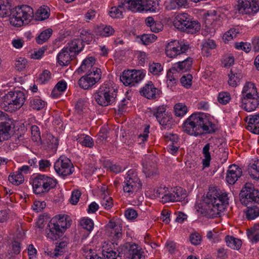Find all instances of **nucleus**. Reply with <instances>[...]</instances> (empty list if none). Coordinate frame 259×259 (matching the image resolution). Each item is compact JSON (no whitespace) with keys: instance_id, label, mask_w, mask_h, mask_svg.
Segmentation results:
<instances>
[{"instance_id":"b1692460","label":"nucleus","mask_w":259,"mask_h":259,"mask_svg":"<svg viewBox=\"0 0 259 259\" xmlns=\"http://www.w3.org/2000/svg\"><path fill=\"white\" fill-rule=\"evenodd\" d=\"M68 48H63L57 55L58 62L61 66H67L74 58V55H70Z\"/></svg>"},{"instance_id":"e433bc0d","label":"nucleus","mask_w":259,"mask_h":259,"mask_svg":"<svg viewBox=\"0 0 259 259\" xmlns=\"http://www.w3.org/2000/svg\"><path fill=\"white\" fill-rule=\"evenodd\" d=\"M248 237L252 242H257L259 241V224L255 225L253 228L248 230L247 232Z\"/></svg>"},{"instance_id":"5701e85b","label":"nucleus","mask_w":259,"mask_h":259,"mask_svg":"<svg viewBox=\"0 0 259 259\" xmlns=\"http://www.w3.org/2000/svg\"><path fill=\"white\" fill-rule=\"evenodd\" d=\"M246 121H248L247 129L253 134L259 135V113L247 116Z\"/></svg>"},{"instance_id":"9d476101","label":"nucleus","mask_w":259,"mask_h":259,"mask_svg":"<svg viewBox=\"0 0 259 259\" xmlns=\"http://www.w3.org/2000/svg\"><path fill=\"white\" fill-rule=\"evenodd\" d=\"M119 254L126 255L130 259H145L144 250L135 243L126 242L118 247Z\"/></svg>"},{"instance_id":"2eb2a0df","label":"nucleus","mask_w":259,"mask_h":259,"mask_svg":"<svg viewBox=\"0 0 259 259\" xmlns=\"http://www.w3.org/2000/svg\"><path fill=\"white\" fill-rule=\"evenodd\" d=\"M144 77V74L140 70L124 71L120 76V80L127 86H134L139 82Z\"/></svg>"},{"instance_id":"a19ab883","label":"nucleus","mask_w":259,"mask_h":259,"mask_svg":"<svg viewBox=\"0 0 259 259\" xmlns=\"http://www.w3.org/2000/svg\"><path fill=\"white\" fill-rule=\"evenodd\" d=\"M45 106V102L38 98H33L30 100V107L36 110H40L44 108Z\"/></svg>"},{"instance_id":"2f4dec72","label":"nucleus","mask_w":259,"mask_h":259,"mask_svg":"<svg viewBox=\"0 0 259 259\" xmlns=\"http://www.w3.org/2000/svg\"><path fill=\"white\" fill-rule=\"evenodd\" d=\"M225 240L227 245L232 249L239 250L241 246V240L232 236H226Z\"/></svg>"},{"instance_id":"37998d69","label":"nucleus","mask_w":259,"mask_h":259,"mask_svg":"<svg viewBox=\"0 0 259 259\" xmlns=\"http://www.w3.org/2000/svg\"><path fill=\"white\" fill-rule=\"evenodd\" d=\"M9 181L14 185H19L24 182V178L22 174L17 171L16 174L10 175L9 177Z\"/></svg>"},{"instance_id":"bb28decb","label":"nucleus","mask_w":259,"mask_h":259,"mask_svg":"<svg viewBox=\"0 0 259 259\" xmlns=\"http://www.w3.org/2000/svg\"><path fill=\"white\" fill-rule=\"evenodd\" d=\"M254 96H258L255 84L252 82H246L242 89L241 97Z\"/></svg>"},{"instance_id":"c03bdc74","label":"nucleus","mask_w":259,"mask_h":259,"mask_svg":"<svg viewBox=\"0 0 259 259\" xmlns=\"http://www.w3.org/2000/svg\"><path fill=\"white\" fill-rule=\"evenodd\" d=\"M144 169L143 171L145 174L146 177H152L157 175V169L156 167L155 164L153 166L148 164L147 163H143Z\"/></svg>"},{"instance_id":"5fc2aeb1","label":"nucleus","mask_w":259,"mask_h":259,"mask_svg":"<svg viewBox=\"0 0 259 259\" xmlns=\"http://www.w3.org/2000/svg\"><path fill=\"white\" fill-rule=\"evenodd\" d=\"M101 204L104 208L106 209H110L113 206V201L111 197L104 195L101 201Z\"/></svg>"},{"instance_id":"4d7b16f0","label":"nucleus","mask_w":259,"mask_h":259,"mask_svg":"<svg viewBox=\"0 0 259 259\" xmlns=\"http://www.w3.org/2000/svg\"><path fill=\"white\" fill-rule=\"evenodd\" d=\"M166 111V108L164 106H160L154 109L152 111L153 115L155 116L157 120L160 119L164 115Z\"/></svg>"},{"instance_id":"ddd939ff","label":"nucleus","mask_w":259,"mask_h":259,"mask_svg":"<svg viewBox=\"0 0 259 259\" xmlns=\"http://www.w3.org/2000/svg\"><path fill=\"white\" fill-rule=\"evenodd\" d=\"M54 168L56 172L63 178L70 175L74 171L70 159L64 156H61L55 162Z\"/></svg>"},{"instance_id":"aec40b11","label":"nucleus","mask_w":259,"mask_h":259,"mask_svg":"<svg viewBox=\"0 0 259 259\" xmlns=\"http://www.w3.org/2000/svg\"><path fill=\"white\" fill-rule=\"evenodd\" d=\"M140 92L142 96L147 99L153 100L159 97L160 91L155 87L152 81H149L141 89Z\"/></svg>"},{"instance_id":"bf43d9fd","label":"nucleus","mask_w":259,"mask_h":259,"mask_svg":"<svg viewBox=\"0 0 259 259\" xmlns=\"http://www.w3.org/2000/svg\"><path fill=\"white\" fill-rule=\"evenodd\" d=\"M51 74L50 72L48 70H45L40 75L37 79V81L41 84H44L50 80L51 78Z\"/></svg>"},{"instance_id":"473e14b6","label":"nucleus","mask_w":259,"mask_h":259,"mask_svg":"<svg viewBox=\"0 0 259 259\" xmlns=\"http://www.w3.org/2000/svg\"><path fill=\"white\" fill-rule=\"evenodd\" d=\"M96 62L94 57H89L85 59L82 62L81 66L77 69L79 73H82L89 69H92Z\"/></svg>"},{"instance_id":"393cba45","label":"nucleus","mask_w":259,"mask_h":259,"mask_svg":"<svg viewBox=\"0 0 259 259\" xmlns=\"http://www.w3.org/2000/svg\"><path fill=\"white\" fill-rule=\"evenodd\" d=\"M99 81L98 77H94L87 74L82 76L78 80L79 87L84 90L92 88L95 84Z\"/></svg>"},{"instance_id":"4c0bfd02","label":"nucleus","mask_w":259,"mask_h":259,"mask_svg":"<svg viewBox=\"0 0 259 259\" xmlns=\"http://www.w3.org/2000/svg\"><path fill=\"white\" fill-rule=\"evenodd\" d=\"M117 253L110 247H108V244L103 245L102 247V254L105 259H117V257L119 256L116 255Z\"/></svg>"},{"instance_id":"c9c22d12","label":"nucleus","mask_w":259,"mask_h":259,"mask_svg":"<svg viewBox=\"0 0 259 259\" xmlns=\"http://www.w3.org/2000/svg\"><path fill=\"white\" fill-rule=\"evenodd\" d=\"M228 76L229 80L228 82L229 85L232 87H236L242 77L241 73L234 72L232 70H231L230 73L228 74Z\"/></svg>"},{"instance_id":"c756f323","label":"nucleus","mask_w":259,"mask_h":259,"mask_svg":"<svg viewBox=\"0 0 259 259\" xmlns=\"http://www.w3.org/2000/svg\"><path fill=\"white\" fill-rule=\"evenodd\" d=\"M12 12L11 5L8 0H0V17L10 18Z\"/></svg>"},{"instance_id":"603ef678","label":"nucleus","mask_w":259,"mask_h":259,"mask_svg":"<svg viewBox=\"0 0 259 259\" xmlns=\"http://www.w3.org/2000/svg\"><path fill=\"white\" fill-rule=\"evenodd\" d=\"M80 226L88 231H91L94 227V223L90 219H83L80 222Z\"/></svg>"},{"instance_id":"13d9d810","label":"nucleus","mask_w":259,"mask_h":259,"mask_svg":"<svg viewBox=\"0 0 259 259\" xmlns=\"http://www.w3.org/2000/svg\"><path fill=\"white\" fill-rule=\"evenodd\" d=\"M32 140L34 142H38L40 140V134L39 128L36 125H32L31 127Z\"/></svg>"},{"instance_id":"a211bd4d","label":"nucleus","mask_w":259,"mask_h":259,"mask_svg":"<svg viewBox=\"0 0 259 259\" xmlns=\"http://www.w3.org/2000/svg\"><path fill=\"white\" fill-rule=\"evenodd\" d=\"M15 124L12 119L0 121V142L8 140L14 128Z\"/></svg>"},{"instance_id":"338daca9","label":"nucleus","mask_w":259,"mask_h":259,"mask_svg":"<svg viewBox=\"0 0 259 259\" xmlns=\"http://www.w3.org/2000/svg\"><path fill=\"white\" fill-rule=\"evenodd\" d=\"M81 40L83 42H86L88 44H89L93 39V35L90 33L88 31L83 30L81 33Z\"/></svg>"},{"instance_id":"f257e3e1","label":"nucleus","mask_w":259,"mask_h":259,"mask_svg":"<svg viewBox=\"0 0 259 259\" xmlns=\"http://www.w3.org/2000/svg\"><path fill=\"white\" fill-rule=\"evenodd\" d=\"M183 128L185 132L191 136L197 137L204 134L215 132V125L209 117L203 113H195L184 122Z\"/></svg>"},{"instance_id":"20e7f679","label":"nucleus","mask_w":259,"mask_h":259,"mask_svg":"<svg viewBox=\"0 0 259 259\" xmlns=\"http://www.w3.org/2000/svg\"><path fill=\"white\" fill-rule=\"evenodd\" d=\"M25 101V96L23 92L10 91L3 97L1 106L5 111L13 112L22 107Z\"/></svg>"},{"instance_id":"72a5a7b5","label":"nucleus","mask_w":259,"mask_h":259,"mask_svg":"<svg viewBox=\"0 0 259 259\" xmlns=\"http://www.w3.org/2000/svg\"><path fill=\"white\" fill-rule=\"evenodd\" d=\"M193 62V59L188 57L184 61H179L175 64L178 71L185 72L189 70Z\"/></svg>"},{"instance_id":"f3484780","label":"nucleus","mask_w":259,"mask_h":259,"mask_svg":"<svg viewBox=\"0 0 259 259\" xmlns=\"http://www.w3.org/2000/svg\"><path fill=\"white\" fill-rule=\"evenodd\" d=\"M106 232L108 235L113 239L112 245H118L116 241L122 237V229L120 224L110 221L106 226Z\"/></svg>"},{"instance_id":"a878e982","label":"nucleus","mask_w":259,"mask_h":259,"mask_svg":"<svg viewBox=\"0 0 259 259\" xmlns=\"http://www.w3.org/2000/svg\"><path fill=\"white\" fill-rule=\"evenodd\" d=\"M52 219H55V223L63 231L65 232L66 230L71 225L70 218L64 214H59L53 217Z\"/></svg>"},{"instance_id":"7c9ffc66","label":"nucleus","mask_w":259,"mask_h":259,"mask_svg":"<svg viewBox=\"0 0 259 259\" xmlns=\"http://www.w3.org/2000/svg\"><path fill=\"white\" fill-rule=\"evenodd\" d=\"M127 4L126 7L128 8V4L124 2V0H122L120 4L118 5L117 7H113L111 8L110 11V15L113 18H119L122 17V13L124 11V6Z\"/></svg>"},{"instance_id":"58836bf2","label":"nucleus","mask_w":259,"mask_h":259,"mask_svg":"<svg viewBox=\"0 0 259 259\" xmlns=\"http://www.w3.org/2000/svg\"><path fill=\"white\" fill-rule=\"evenodd\" d=\"M53 30L51 28H48L42 32H41L39 35L36 37V41L38 44H42L48 40L52 34Z\"/></svg>"},{"instance_id":"0eeeda50","label":"nucleus","mask_w":259,"mask_h":259,"mask_svg":"<svg viewBox=\"0 0 259 259\" xmlns=\"http://www.w3.org/2000/svg\"><path fill=\"white\" fill-rule=\"evenodd\" d=\"M116 89L104 84L94 94V99L100 106H107L114 103L117 97Z\"/></svg>"},{"instance_id":"7ed1b4c3","label":"nucleus","mask_w":259,"mask_h":259,"mask_svg":"<svg viewBox=\"0 0 259 259\" xmlns=\"http://www.w3.org/2000/svg\"><path fill=\"white\" fill-rule=\"evenodd\" d=\"M239 197L241 203L247 208L246 211L247 219L252 220L258 217L259 207L255 204L259 203V191L251 184L246 183L242 188Z\"/></svg>"},{"instance_id":"6e6552de","label":"nucleus","mask_w":259,"mask_h":259,"mask_svg":"<svg viewBox=\"0 0 259 259\" xmlns=\"http://www.w3.org/2000/svg\"><path fill=\"white\" fill-rule=\"evenodd\" d=\"M128 4V9L133 12L150 11L159 10L158 0H124Z\"/></svg>"},{"instance_id":"6ab92c4d","label":"nucleus","mask_w":259,"mask_h":259,"mask_svg":"<svg viewBox=\"0 0 259 259\" xmlns=\"http://www.w3.org/2000/svg\"><path fill=\"white\" fill-rule=\"evenodd\" d=\"M55 219H51L48 223L46 232L47 237L52 240H57L62 237L64 232L55 223Z\"/></svg>"},{"instance_id":"69168bd1","label":"nucleus","mask_w":259,"mask_h":259,"mask_svg":"<svg viewBox=\"0 0 259 259\" xmlns=\"http://www.w3.org/2000/svg\"><path fill=\"white\" fill-rule=\"evenodd\" d=\"M189 239L192 244L197 245L201 243V237L199 233H194L190 235Z\"/></svg>"},{"instance_id":"49530a36","label":"nucleus","mask_w":259,"mask_h":259,"mask_svg":"<svg viewBox=\"0 0 259 259\" xmlns=\"http://www.w3.org/2000/svg\"><path fill=\"white\" fill-rule=\"evenodd\" d=\"M238 33V29L236 28H231L223 35V39L225 43H227L229 41L232 40L233 38L236 37Z\"/></svg>"},{"instance_id":"79ce46f5","label":"nucleus","mask_w":259,"mask_h":259,"mask_svg":"<svg viewBox=\"0 0 259 259\" xmlns=\"http://www.w3.org/2000/svg\"><path fill=\"white\" fill-rule=\"evenodd\" d=\"M50 13L48 8L40 7L35 14L36 20L42 21L49 18Z\"/></svg>"},{"instance_id":"6e6d98bb","label":"nucleus","mask_w":259,"mask_h":259,"mask_svg":"<svg viewBox=\"0 0 259 259\" xmlns=\"http://www.w3.org/2000/svg\"><path fill=\"white\" fill-rule=\"evenodd\" d=\"M27 61L26 59L19 57L16 60L15 67L18 71L23 70L26 66Z\"/></svg>"},{"instance_id":"1a4fd4ad","label":"nucleus","mask_w":259,"mask_h":259,"mask_svg":"<svg viewBox=\"0 0 259 259\" xmlns=\"http://www.w3.org/2000/svg\"><path fill=\"white\" fill-rule=\"evenodd\" d=\"M56 184V181L50 177L42 175H38L33 180V192L36 194L46 193L55 188Z\"/></svg>"},{"instance_id":"09e8293b","label":"nucleus","mask_w":259,"mask_h":259,"mask_svg":"<svg viewBox=\"0 0 259 259\" xmlns=\"http://www.w3.org/2000/svg\"><path fill=\"white\" fill-rule=\"evenodd\" d=\"M149 70L153 75H158L163 70V67L160 63L153 62L149 64Z\"/></svg>"},{"instance_id":"c85d7f7f","label":"nucleus","mask_w":259,"mask_h":259,"mask_svg":"<svg viewBox=\"0 0 259 259\" xmlns=\"http://www.w3.org/2000/svg\"><path fill=\"white\" fill-rule=\"evenodd\" d=\"M84 45L83 42L79 39H75L68 44V50L70 53H74L75 56L78 54L83 49Z\"/></svg>"},{"instance_id":"0e129e2a","label":"nucleus","mask_w":259,"mask_h":259,"mask_svg":"<svg viewBox=\"0 0 259 259\" xmlns=\"http://www.w3.org/2000/svg\"><path fill=\"white\" fill-rule=\"evenodd\" d=\"M80 144L84 146L92 148L94 146V142L92 138L89 136H85L82 140H79Z\"/></svg>"},{"instance_id":"f8f14e48","label":"nucleus","mask_w":259,"mask_h":259,"mask_svg":"<svg viewBox=\"0 0 259 259\" xmlns=\"http://www.w3.org/2000/svg\"><path fill=\"white\" fill-rule=\"evenodd\" d=\"M234 11L235 14L254 15L259 11V0H238Z\"/></svg>"},{"instance_id":"412c9836","label":"nucleus","mask_w":259,"mask_h":259,"mask_svg":"<svg viewBox=\"0 0 259 259\" xmlns=\"http://www.w3.org/2000/svg\"><path fill=\"white\" fill-rule=\"evenodd\" d=\"M241 107L247 112H251L259 105V96L241 97Z\"/></svg>"},{"instance_id":"680f3d73","label":"nucleus","mask_w":259,"mask_h":259,"mask_svg":"<svg viewBox=\"0 0 259 259\" xmlns=\"http://www.w3.org/2000/svg\"><path fill=\"white\" fill-rule=\"evenodd\" d=\"M235 47L236 49L243 50L246 53H248L251 50L250 44L247 42H236L235 44Z\"/></svg>"},{"instance_id":"864d4df0","label":"nucleus","mask_w":259,"mask_h":259,"mask_svg":"<svg viewBox=\"0 0 259 259\" xmlns=\"http://www.w3.org/2000/svg\"><path fill=\"white\" fill-rule=\"evenodd\" d=\"M192 76L190 74L183 75L180 79L182 84L185 88L189 89L192 85Z\"/></svg>"},{"instance_id":"4be33fe9","label":"nucleus","mask_w":259,"mask_h":259,"mask_svg":"<svg viewBox=\"0 0 259 259\" xmlns=\"http://www.w3.org/2000/svg\"><path fill=\"white\" fill-rule=\"evenodd\" d=\"M242 174V169L237 165L233 164L229 167L227 176L226 181L231 184L233 185L240 178Z\"/></svg>"},{"instance_id":"4468645a","label":"nucleus","mask_w":259,"mask_h":259,"mask_svg":"<svg viewBox=\"0 0 259 259\" xmlns=\"http://www.w3.org/2000/svg\"><path fill=\"white\" fill-rule=\"evenodd\" d=\"M189 45H186L183 41L175 40L169 42L166 46L165 53L169 58H175L185 53L189 49Z\"/></svg>"},{"instance_id":"39448f33","label":"nucleus","mask_w":259,"mask_h":259,"mask_svg":"<svg viewBox=\"0 0 259 259\" xmlns=\"http://www.w3.org/2000/svg\"><path fill=\"white\" fill-rule=\"evenodd\" d=\"M34 16L33 10L28 5L18 6L12 9V15L10 18L11 25L16 27H20L26 21L30 22Z\"/></svg>"},{"instance_id":"e2e57ef3","label":"nucleus","mask_w":259,"mask_h":259,"mask_svg":"<svg viewBox=\"0 0 259 259\" xmlns=\"http://www.w3.org/2000/svg\"><path fill=\"white\" fill-rule=\"evenodd\" d=\"M87 74L94 77H98L99 81L101 78L102 72L100 69L94 67L92 69H89Z\"/></svg>"},{"instance_id":"052dcab7","label":"nucleus","mask_w":259,"mask_h":259,"mask_svg":"<svg viewBox=\"0 0 259 259\" xmlns=\"http://www.w3.org/2000/svg\"><path fill=\"white\" fill-rule=\"evenodd\" d=\"M203 51L207 52L208 49H214L216 47V45L214 40L207 39L203 42L202 44Z\"/></svg>"},{"instance_id":"423d86ee","label":"nucleus","mask_w":259,"mask_h":259,"mask_svg":"<svg viewBox=\"0 0 259 259\" xmlns=\"http://www.w3.org/2000/svg\"><path fill=\"white\" fill-rule=\"evenodd\" d=\"M174 26L178 29L187 33L194 34L200 30V23L193 20L187 13H181L177 15L174 22Z\"/></svg>"},{"instance_id":"ea45409f","label":"nucleus","mask_w":259,"mask_h":259,"mask_svg":"<svg viewBox=\"0 0 259 259\" xmlns=\"http://www.w3.org/2000/svg\"><path fill=\"white\" fill-rule=\"evenodd\" d=\"M97 34L103 37H107L112 35L114 29L110 26H100L97 28Z\"/></svg>"},{"instance_id":"774afa93","label":"nucleus","mask_w":259,"mask_h":259,"mask_svg":"<svg viewBox=\"0 0 259 259\" xmlns=\"http://www.w3.org/2000/svg\"><path fill=\"white\" fill-rule=\"evenodd\" d=\"M81 196V192L78 190H74L72 192L70 202L72 204L75 205L78 202L79 199Z\"/></svg>"},{"instance_id":"a18cd8bd","label":"nucleus","mask_w":259,"mask_h":259,"mask_svg":"<svg viewBox=\"0 0 259 259\" xmlns=\"http://www.w3.org/2000/svg\"><path fill=\"white\" fill-rule=\"evenodd\" d=\"M175 115L177 116L181 117L184 116L187 112V107L183 103L176 104L174 106Z\"/></svg>"},{"instance_id":"f03ea898","label":"nucleus","mask_w":259,"mask_h":259,"mask_svg":"<svg viewBox=\"0 0 259 259\" xmlns=\"http://www.w3.org/2000/svg\"><path fill=\"white\" fill-rule=\"evenodd\" d=\"M228 194L215 189L209 190L202 203V213L211 218L217 217L229 204Z\"/></svg>"},{"instance_id":"dca6fc26","label":"nucleus","mask_w":259,"mask_h":259,"mask_svg":"<svg viewBox=\"0 0 259 259\" xmlns=\"http://www.w3.org/2000/svg\"><path fill=\"white\" fill-rule=\"evenodd\" d=\"M186 197L185 190L182 188L175 187L171 192H168L161 197V201L163 203L168 202L182 201Z\"/></svg>"},{"instance_id":"cd10ccee","label":"nucleus","mask_w":259,"mask_h":259,"mask_svg":"<svg viewBox=\"0 0 259 259\" xmlns=\"http://www.w3.org/2000/svg\"><path fill=\"white\" fill-rule=\"evenodd\" d=\"M213 149V147L210 143H207L202 149V154L204 158L202 160V164L204 167H208L211 160V155L209 150H212V152L214 153L215 149Z\"/></svg>"},{"instance_id":"de8ad7c7","label":"nucleus","mask_w":259,"mask_h":259,"mask_svg":"<svg viewBox=\"0 0 259 259\" xmlns=\"http://www.w3.org/2000/svg\"><path fill=\"white\" fill-rule=\"evenodd\" d=\"M231 100L230 94L228 92H221L218 96V102L223 105H226Z\"/></svg>"},{"instance_id":"9b49d317","label":"nucleus","mask_w":259,"mask_h":259,"mask_svg":"<svg viewBox=\"0 0 259 259\" xmlns=\"http://www.w3.org/2000/svg\"><path fill=\"white\" fill-rule=\"evenodd\" d=\"M124 183L123 191L128 196L135 195L142 188V183L133 170L127 172Z\"/></svg>"},{"instance_id":"8fccbe9b","label":"nucleus","mask_w":259,"mask_h":259,"mask_svg":"<svg viewBox=\"0 0 259 259\" xmlns=\"http://www.w3.org/2000/svg\"><path fill=\"white\" fill-rule=\"evenodd\" d=\"M157 39V36L153 34H144L141 36V40L142 44L145 45H148Z\"/></svg>"},{"instance_id":"3c124183","label":"nucleus","mask_w":259,"mask_h":259,"mask_svg":"<svg viewBox=\"0 0 259 259\" xmlns=\"http://www.w3.org/2000/svg\"><path fill=\"white\" fill-rule=\"evenodd\" d=\"M250 176L253 179H259V161L253 164L249 170Z\"/></svg>"},{"instance_id":"f704fd0d","label":"nucleus","mask_w":259,"mask_h":259,"mask_svg":"<svg viewBox=\"0 0 259 259\" xmlns=\"http://www.w3.org/2000/svg\"><path fill=\"white\" fill-rule=\"evenodd\" d=\"M164 129H170L175 125V121L170 115L164 114V115L157 120Z\"/></svg>"}]
</instances>
